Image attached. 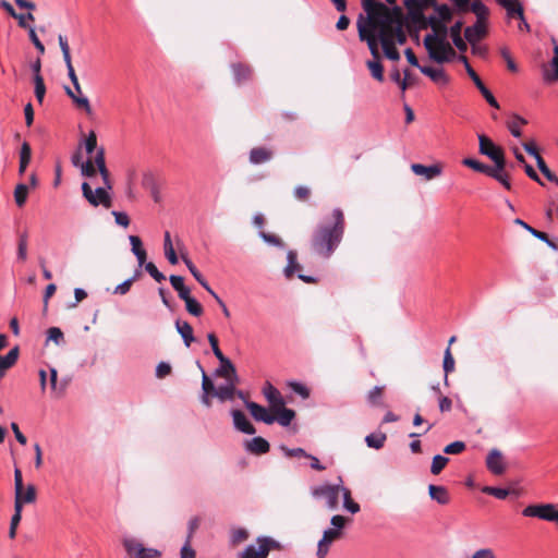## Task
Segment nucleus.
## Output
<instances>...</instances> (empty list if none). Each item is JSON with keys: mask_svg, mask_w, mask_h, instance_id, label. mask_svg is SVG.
<instances>
[{"mask_svg": "<svg viewBox=\"0 0 558 558\" xmlns=\"http://www.w3.org/2000/svg\"><path fill=\"white\" fill-rule=\"evenodd\" d=\"M462 163L464 166L473 169L474 171L484 173L488 177L494 168V166L485 165V163H483L476 159H473V158H465V159H463Z\"/></svg>", "mask_w": 558, "mask_h": 558, "instance_id": "obj_40", "label": "nucleus"}, {"mask_svg": "<svg viewBox=\"0 0 558 558\" xmlns=\"http://www.w3.org/2000/svg\"><path fill=\"white\" fill-rule=\"evenodd\" d=\"M49 373H50V378H49L50 395L53 398H61L65 392L68 383L65 380L58 381V372L54 367H50Z\"/></svg>", "mask_w": 558, "mask_h": 558, "instance_id": "obj_22", "label": "nucleus"}, {"mask_svg": "<svg viewBox=\"0 0 558 558\" xmlns=\"http://www.w3.org/2000/svg\"><path fill=\"white\" fill-rule=\"evenodd\" d=\"M281 545L271 537L259 536L255 544L246 546V558H267L272 549H280Z\"/></svg>", "mask_w": 558, "mask_h": 558, "instance_id": "obj_9", "label": "nucleus"}, {"mask_svg": "<svg viewBox=\"0 0 558 558\" xmlns=\"http://www.w3.org/2000/svg\"><path fill=\"white\" fill-rule=\"evenodd\" d=\"M183 262L185 263L186 267L189 268V270L191 271V274L193 275V277L219 302L221 303L220 299L218 298V295L215 293V291H213V289L209 287V284L207 283V281L203 278V276L201 275V272L197 270V268L195 267V265L192 263L191 259H189L184 254L181 255Z\"/></svg>", "mask_w": 558, "mask_h": 558, "instance_id": "obj_28", "label": "nucleus"}, {"mask_svg": "<svg viewBox=\"0 0 558 558\" xmlns=\"http://www.w3.org/2000/svg\"><path fill=\"white\" fill-rule=\"evenodd\" d=\"M27 232H23L19 235L17 242V259L25 262L27 258Z\"/></svg>", "mask_w": 558, "mask_h": 558, "instance_id": "obj_47", "label": "nucleus"}, {"mask_svg": "<svg viewBox=\"0 0 558 558\" xmlns=\"http://www.w3.org/2000/svg\"><path fill=\"white\" fill-rule=\"evenodd\" d=\"M435 12L437 13L438 19L441 22H450L452 20V10L449 8L448 4H439L435 8Z\"/></svg>", "mask_w": 558, "mask_h": 558, "instance_id": "obj_54", "label": "nucleus"}, {"mask_svg": "<svg viewBox=\"0 0 558 558\" xmlns=\"http://www.w3.org/2000/svg\"><path fill=\"white\" fill-rule=\"evenodd\" d=\"M142 185H143V187L149 190L150 193H154L157 187L154 174L150 172L144 173L143 179H142Z\"/></svg>", "mask_w": 558, "mask_h": 558, "instance_id": "obj_62", "label": "nucleus"}, {"mask_svg": "<svg viewBox=\"0 0 558 558\" xmlns=\"http://www.w3.org/2000/svg\"><path fill=\"white\" fill-rule=\"evenodd\" d=\"M387 439L386 434L384 433H373L365 437V442L369 448L381 449Z\"/></svg>", "mask_w": 558, "mask_h": 558, "instance_id": "obj_42", "label": "nucleus"}, {"mask_svg": "<svg viewBox=\"0 0 558 558\" xmlns=\"http://www.w3.org/2000/svg\"><path fill=\"white\" fill-rule=\"evenodd\" d=\"M480 153L487 156L494 163L505 159L504 151L485 135H478Z\"/></svg>", "mask_w": 558, "mask_h": 558, "instance_id": "obj_12", "label": "nucleus"}, {"mask_svg": "<svg viewBox=\"0 0 558 558\" xmlns=\"http://www.w3.org/2000/svg\"><path fill=\"white\" fill-rule=\"evenodd\" d=\"M85 149L87 154H92L95 149L97 150V135L94 131H90L85 138Z\"/></svg>", "mask_w": 558, "mask_h": 558, "instance_id": "obj_61", "label": "nucleus"}, {"mask_svg": "<svg viewBox=\"0 0 558 558\" xmlns=\"http://www.w3.org/2000/svg\"><path fill=\"white\" fill-rule=\"evenodd\" d=\"M169 280L173 289L178 292V295L181 300H184L191 295L190 288L184 286L183 277L171 275L169 277Z\"/></svg>", "mask_w": 558, "mask_h": 558, "instance_id": "obj_38", "label": "nucleus"}, {"mask_svg": "<svg viewBox=\"0 0 558 558\" xmlns=\"http://www.w3.org/2000/svg\"><path fill=\"white\" fill-rule=\"evenodd\" d=\"M163 250H165V255H166L167 259L169 260V263L171 265L178 264L179 258H178L177 253H175V251L173 248L169 231L165 232Z\"/></svg>", "mask_w": 558, "mask_h": 558, "instance_id": "obj_39", "label": "nucleus"}, {"mask_svg": "<svg viewBox=\"0 0 558 558\" xmlns=\"http://www.w3.org/2000/svg\"><path fill=\"white\" fill-rule=\"evenodd\" d=\"M522 514L558 524V508L555 504L530 505L523 509Z\"/></svg>", "mask_w": 558, "mask_h": 558, "instance_id": "obj_7", "label": "nucleus"}, {"mask_svg": "<svg viewBox=\"0 0 558 558\" xmlns=\"http://www.w3.org/2000/svg\"><path fill=\"white\" fill-rule=\"evenodd\" d=\"M47 340L48 341H53L56 344L59 345L64 340V336H63L62 330L60 328H58V327H50L47 330Z\"/></svg>", "mask_w": 558, "mask_h": 558, "instance_id": "obj_57", "label": "nucleus"}, {"mask_svg": "<svg viewBox=\"0 0 558 558\" xmlns=\"http://www.w3.org/2000/svg\"><path fill=\"white\" fill-rule=\"evenodd\" d=\"M482 492L487 495L494 496L497 499H506L510 494V490L507 488L493 487V486H485L482 489Z\"/></svg>", "mask_w": 558, "mask_h": 558, "instance_id": "obj_53", "label": "nucleus"}, {"mask_svg": "<svg viewBox=\"0 0 558 558\" xmlns=\"http://www.w3.org/2000/svg\"><path fill=\"white\" fill-rule=\"evenodd\" d=\"M269 442L260 437H254L251 441L246 442V450L254 454H263L269 451Z\"/></svg>", "mask_w": 558, "mask_h": 558, "instance_id": "obj_33", "label": "nucleus"}, {"mask_svg": "<svg viewBox=\"0 0 558 558\" xmlns=\"http://www.w3.org/2000/svg\"><path fill=\"white\" fill-rule=\"evenodd\" d=\"M373 37L375 40H377V48L379 49V46L383 48V52L385 57L391 61H399L401 56L399 50L395 45H392L391 41H388V38L384 36L381 39L376 37V34L373 33Z\"/></svg>", "mask_w": 558, "mask_h": 558, "instance_id": "obj_25", "label": "nucleus"}, {"mask_svg": "<svg viewBox=\"0 0 558 558\" xmlns=\"http://www.w3.org/2000/svg\"><path fill=\"white\" fill-rule=\"evenodd\" d=\"M28 195V186L26 184L20 183L15 186L14 190V199L19 207L24 206L26 203Z\"/></svg>", "mask_w": 558, "mask_h": 558, "instance_id": "obj_45", "label": "nucleus"}, {"mask_svg": "<svg viewBox=\"0 0 558 558\" xmlns=\"http://www.w3.org/2000/svg\"><path fill=\"white\" fill-rule=\"evenodd\" d=\"M35 97L39 104L44 101L46 95V85L41 75H34Z\"/></svg>", "mask_w": 558, "mask_h": 558, "instance_id": "obj_49", "label": "nucleus"}, {"mask_svg": "<svg viewBox=\"0 0 558 558\" xmlns=\"http://www.w3.org/2000/svg\"><path fill=\"white\" fill-rule=\"evenodd\" d=\"M468 75L473 81L480 93L483 95L485 100L494 108H499V104L492 94V92L484 85L481 77L477 75V73L472 69L471 65H468Z\"/></svg>", "mask_w": 558, "mask_h": 558, "instance_id": "obj_18", "label": "nucleus"}, {"mask_svg": "<svg viewBox=\"0 0 558 558\" xmlns=\"http://www.w3.org/2000/svg\"><path fill=\"white\" fill-rule=\"evenodd\" d=\"M487 35L485 22L476 21L473 25L465 27V40L472 46V52L476 51V44Z\"/></svg>", "mask_w": 558, "mask_h": 558, "instance_id": "obj_13", "label": "nucleus"}, {"mask_svg": "<svg viewBox=\"0 0 558 558\" xmlns=\"http://www.w3.org/2000/svg\"><path fill=\"white\" fill-rule=\"evenodd\" d=\"M32 159V148L27 142H24L21 146L20 150V165H19V174L23 175L26 171L27 166L29 165Z\"/></svg>", "mask_w": 558, "mask_h": 558, "instance_id": "obj_37", "label": "nucleus"}, {"mask_svg": "<svg viewBox=\"0 0 558 558\" xmlns=\"http://www.w3.org/2000/svg\"><path fill=\"white\" fill-rule=\"evenodd\" d=\"M465 442L461 440L453 441L444 448L446 454H459L465 449Z\"/></svg>", "mask_w": 558, "mask_h": 558, "instance_id": "obj_59", "label": "nucleus"}, {"mask_svg": "<svg viewBox=\"0 0 558 558\" xmlns=\"http://www.w3.org/2000/svg\"><path fill=\"white\" fill-rule=\"evenodd\" d=\"M97 167L94 165L93 159L89 158L81 165L82 175L86 178H93L96 174Z\"/></svg>", "mask_w": 558, "mask_h": 558, "instance_id": "obj_58", "label": "nucleus"}, {"mask_svg": "<svg viewBox=\"0 0 558 558\" xmlns=\"http://www.w3.org/2000/svg\"><path fill=\"white\" fill-rule=\"evenodd\" d=\"M343 507L351 513H357L360 511V505L352 500L351 492L344 487L342 488Z\"/></svg>", "mask_w": 558, "mask_h": 558, "instance_id": "obj_44", "label": "nucleus"}, {"mask_svg": "<svg viewBox=\"0 0 558 558\" xmlns=\"http://www.w3.org/2000/svg\"><path fill=\"white\" fill-rule=\"evenodd\" d=\"M365 14L360 13L356 20L359 39L375 48L373 33L375 29L405 25V15L401 7L385 4L379 0H361Z\"/></svg>", "mask_w": 558, "mask_h": 558, "instance_id": "obj_2", "label": "nucleus"}, {"mask_svg": "<svg viewBox=\"0 0 558 558\" xmlns=\"http://www.w3.org/2000/svg\"><path fill=\"white\" fill-rule=\"evenodd\" d=\"M272 150L266 147H256L250 151V162L254 165L264 163L272 158Z\"/></svg>", "mask_w": 558, "mask_h": 558, "instance_id": "obj_31", "label": "nucleus"}, {"mask_svg": "<svg viewBox=\"0 0 558 558\" xmlns=\"http://www.w3.org/2000/svg\"><path fill=\"white\" fill-rule=\"evenodd\" d=\"M145 270L157 281L161 282L166 280V277L162 272L158 270L156 265L153 262H148L145 264Z\"/></svg>", "mask_w": 558, "mask_h": 558, "instance_id": "obj_60", "label": "nucleus"}, {"mask_svg": "<svg viewBox=\"0 0 558 558\" xmlns=\"http://www.w3.org/2000/svg\"><path fill=\"white\" fill-rule=\"evenodd\" d=\"M506 160H501L494 165V168L489 174L490 178L498 181L505 189L511 190L510 177L507 172H505Z\"/></svg>", "mask_w": 558, "mask_h": 558, "instance_id": "obj_23", "label": "nucleus"}, {"mask_svg": "<svg viewBox=\"0 0 558 558\" xmlns=\"http://www.w3.org/2000/svg\"><path fill=\"white\" fill-rule=\"evenodd\" d=\"M342 478L339 477L338 484H322L312 487L311 494L315 499H325L326 507L329 510H336L338 508V499L340 493L342 494Z\"/></svg>", "mask_w": 558, "mask_h": 558, "instance_id": "obj_6", "label": "nucleus"}, {"mask_svg": "<svg viewBox=\"0 0 558 558\" xmlns=\"http://www.w3.org/2000/svg\"><path fill=\"white\" fill-rule=\"evenodd\" d=\"M219 362L220 365L215 371V376L226 380L225 384L219 386H215L201 364H198L202 371V402L206 407H210L211 399L216 398L221 403H231V414L233 416L234 426L239 432L244 433V412L235 404L236 399L244 402V392L236 389V385L240 381L239 376L234 365L228 357L221 356Z\"/></svg>", "mask_w": 558, "mask_h": 558, "instance_id": "obj_1", "label": "nucleus"}, {"mask_svg": "<svg viewBox=\"0 0 558 558\" xmlns=\"http://www.w3.org/2000/svg\"><path fill=\"white\" fill-rule=\"evenodd\" d=\"M93 162L97 167L98 170L107 168L104 147H99L96 150V155L93 159Z\"/></svg>", "mask_w": 558, "mask_h": 558, "instance_id": "obj_63", "label": "nucleus"}, {"mask_svg": "<svg viewBox=\"0 0 558 558\" xmlns=\"http://www.w3.org/2000/svg\"><path fill=\"white\" fill-rule=\"evenodd\" d=\"M367 47H368V50H369L373 59L368 60L366 62V66L369 70L373 78H375L378 82H383L384 81V66L380 63L381 54H380L379 49L377 48V43L375 41L374 50H372L373 48H371V46H367Z\"/></svg>", "mask_w": 558, "mask_h": 558, "instance_id": "obj_14", "label": "nucleus"}, {"mask_svg": "<svg viewBox=\"0 0 558 558\" xmlns=\"http://www.w3.org/2000/svg\"><path fill=\"white\" fill-rule=\"evenodd\" d=\"M20 355L19 347L12 348L7 355H0V378H2L7 371L15 365Z\"/></svg>", "mask_w": 558, "mask_h": 558, "instance_id": "obj_26", "label": "nucleus"}, {"mask_svg": "<svg viewBox=\"0 0 558 558\" xmlns=\"http://www.w3.org/2000/svg\"><path fill=\"white\" fill-rule=\"evenodd\" d=\"M332 225H319L312 239L313 250L325 258L331 256L340 244L344 232V216L340 208L332 210Z\"/></svg>", "mask_w": 558, "mask_h": 558, "instance_id": "obj_3", "label": "nucleus"}, {"mask_svg": "<svg viewBox=\"0 0 558 558\" xmlns=\"http://www.w3.org/2000/svg\"><path fill=\"white\" fill-rule=\"evenodd\" d=\"M412 171L416 175H423L426 180H433L441 174V167L439 165L425 166L422 163H413Z\"/></svg>", "mask_w": 558, "mask_h": 558, "instance_id": "obj_21", "label": "nucleus"}, {"mask_svg": "<svg viewBox=\"0 0 558 558\" xmlns=\"http://www.w3.org/2000/svg\"><path fill=\"white\" fill-rule=\"evenodd\" d=\"M258 234L264 240V242H266L267 244L274 245V246H277L280 248L284 247V244L279 236H277L275 234L267 233L265 231H259Z\"/></svg>", "mask_w": 558, "mask_h": 558, "instance_id": "obj_55", "label": "nucleus"}, {"mask_svg": "<svg viewBox=\"0 0 558 558\" xmlns=\"http://www.w3.org/2000/svg\"><path fill=\"white\" fill-rule=\"evenodd\" d=\"M487 469L495 475H501L506 471L502 453L498 449H492L486 458Z\"/></svg>", "mask_w": 558, "mask_h": 558, "instance_id": "obj_19", "label": "nucleus"}, {"mask_svg": "<svg viewBox=\"0 0 558 558\" xmlns=\"http://www.w3.org/2000/svg\"><path fill=\"white\" fill-rule=\"evenodd\" d=\"M123 546L130 558H159L160 551L154 548H146L135 538H124Z\"/></svg>", "mask_w": 558, "mask_h": 558, "instance_id": "obj_10", "label": "nucleus"}, {"mask_svg": "<svg viewBox=\"0 0 558 558\" xmlns=\"http://www.w3.org/2000/svg\"><path fill=\"white\" fill-rule=\"evenodd\" d=\"M449 462V459L441 454H436L433 458L432 465H430V472L434 475H438L447 465Z\"/></svg>", "mask_w": 558, "mask_h": 558, "instance_id": "obj_48", "label": "nucleus"}, {"mask_svg": "<svg viewBox=\"0 0 558 558\" xmlns=\"http://www.w3.org/2000/svg\"><path fill=\"white\" fill-rule=\"evenodd\" d=\"M403 4L408 9V17L410 22L420 28L423 20H425L422 2H420V0H404Z\"/></svg>", "mask_w": 558, "mask_h": 558, "instance_id": "obj_17", "label": "nucleus"}, {"mask_svg": "<svg viewBox=\"0 0 558 558\" xmlns=\"http://www.w3.org/2000/svg\"><path fill=\"white\" fill-rule=\"evenodd\" d=\"M497 3L506 9L509 17H518L520 21H524V11L521 3L513 0H496Z\"/></svg>", "mask_w": 558, "mask_h": 558, "instance_id": "obj_27", "label": "nucleus"}, {"mask_svg": "<svg viewBox=\"0 0 558 558\" xmlns=\"http://www.w3.org/2000/svg\"><path fill=\"white\" fill-rule=\"evenodd\" d=\"M342 536V532L338 530L327 529L324 531L323 537L317 545V558H326L331 544Z\"/></svg>", "mask_w": 558, "mask_h": 558, "instance_id": "obj_15", "label": "nucleus"}, {"mask_svg": "<svg viewBox=\"0 0 558 558\" xmlns=\"http://www.w3.org/2000/svg\"><path fill=\"white\" fill-rule=\"evenodd\" d=\"M185 302L186 311L193 316H201L203 314V306L191 295L183 300Z\"/></svg>", "mask_w": 558, "mask_h": 558, "instance_id": "obj_50", "label": "nucleus"}, {"mask_svg": "<svg viewBox=\"0 0 558 558\" xmlns=\"http://www.w3.org/2000/svg\"><path fill=\"white\" fill-rule=\"evenodd\" d=\"M246 410L250 411L254 420L266 424H272L275 422L274 412H270L265 407L257 404L252 401H246Z\"/></svg>", "mask_w": 558, "mask_h": 558, "instance_id": "obj_16", "label": "nucleus"}, {"mask_svg": "<svg viewBox=\"0 0 558 558\" xmlns=\"http://www.w3.org/2000/svg\"><path fill=\"white\" fill-rule=\"evenodd\" d=\"M403 24H398L396 26L386 27V28H379L375 29L374 34H376V37L381 39L384 36L388 38V41H391L392 45L397 47V45H404L407 43V33L404 31Z\"/></svg>", "mask_w": 558, "mask_h": 558, "instance_id": "obj_11", "label": "nucleus"}, {"mask_svg": "<svg viewBox=\"0 0 558 558\" xmlns=\"http://www.w3.org/2000/svg\"><path fill=\"white\" fill-rule=\"evenodd\" d=\"M64 90H65V94L72 99V101L74 102V105L77 108L83 109L87 114H92V107H90L88 98H86L84 96L76 95L68 86L64 87Z\"/></svg>", "mask_w": 558, "mask_h": 558, "instance_id": "obj_36", "label": "nucleus"}, {"mask_svg": "<svg viewBox=\"0 0 558 558\" xmlns=\"http://www.w3.org/2000/svg\"><path fill=\"white\" fill-rule=\"evenodd\" d=\"M263 392H264L265 398L269 402L272 411L282 405H286V401H284L282 395L271 384L267 383V385L263 389Z\"/></svg>", "mask_w": 558, "mask_h": 558, "instance_id": "obj_20", "label": "nucleus"}, {"mask_svg": "<svg viewBox=\"0 0 558 558\" xmlns=\"http://www.w3.org/2000/svg\"><path fill=\"white\" fill-rule=\"evenodd\" d=\"M526 123L527 121L524 118L520 117L519 114H512L511 120H509L507 123V128L512 134V136L520 137L522 135L520 131V125H524Z\"/></svg>", "mask_w": 558, "mask_h": 558, "instance_id": "obj_43", "label": "nucleus"}, {"mask_svg": "<svg viewBox=\"0 0 558 558\" xmlns=\"http://www.w3.org/2000/svg\"><path fill=\"white\" fill-rule=\"evenodd\" d=\"M281 451L286 457L289 458H307L308 453L303 448H288L287 446H280Z\"/></svg>", "mask_w": 558, "mask_h": 558, "instance_id": "obj_56", "label": "nucleus"}, {"mask_svg": "<svg viewBox=\"0 0 558 558\" xmlns=\"http://www.w3.org/2000/svg\"><path fill=\"white\" fill-rule=\"evenodd\" d=\"M175 329L182 337L185 347L190 348L191 344L195 341V338L193 335V328L190 325V323H187L185 320L178 319L175 322Z\"/></svg>", "mask_w": 558, "mask_h": 558, "instance_id": "obj_29", "label": "nucleus"}, {"mask_svg": "<svg viewBox=\"0 0 558 558\" xmlns=\"http://www.w3.org/2000/svg\"><path fill=\"white\" fill-rule=\"evenodd\" d=\"M554 52H555V57L551 60V65L555 70V73H554V75H551L549 73H545V75H544L545 81H548V82L558 80V46L555 47Z\"/></svg>", "mask_w": 558, "mask_h": 558, "instance_id": "obj_64", "label": "nucleus"}, {"mask_svg": "<svg viewBox=\"0 0 558 558\" xmlns=\"http://www.w3.org/2000/svg\"><path fill=\"white\" fill-rule=\"evenodd\" d=\"M275 415V422H278L281 426H289L292 420L295 417V412L292 409L282 405L272 411Z\"/></svg>", "mask_w": 558, "mask_h": 558, "instance_id": "obj_32", "label": "nucleus"}, {"mask_svg": "<svg viewBox=\"0 0 558 558\" xmlns=\"http://www.w3.org/2000/svg\"><path fill=\"white\" fill-rule=\"evenodd\" d=\"M106 187H97L93 190L87 182L82 183V193L84 198L94 207L102 205L106 208L112 206V199Z\"/></svg>", "mask_w": 558, "mask_h": 558, "instance_id": "obj_8", "label": "nucleus"}, {"mask_svg": "<svg viewBox=\"0 0 558 558\" xmlns=\"http://www.w3.org/2000/svg\"><path fill=\"white\" fill-rule=\"evenodd\" d=\"M383 387H379V386H375L367 395V401L371 405H374V407H381L383 405V401H381V397H383Z\"/></svg>", "mask_w": 558, "mask_h": 558, "instance_id": "obj_51", "label": "nucleus"}, {"mask_svg": "<svg viewBox=\"0 0 558 558\" xmlns=\"http://www.w3.org/2000/svg\"><path fill=\"white\" fill-rule=\"evenodd\" d=\"M429 497L439 505H447L450 501L449 493L445 486L430 484L428 486Z\"/></svg>", "mask_w": 558, "mask_h": 558, "instance_id": "obj_34", "label": "nucleus"}, {"mask_svg": "<svg viewBox=\"0 0 558 558\" xmlns=\"http://www.w3.org/2000/svg\"><path fill=\"white\" fill-rule=\"evenodd\" d=\"M514 223L521 226L522 228H524L526 231H529L536 239L545 242L550 248H553L555 251L558 250L557 244L555 242H553L545 232H542V231H538V230L532 228L531 226H529L526 222H524L520 218H517L514 220Z\"/></svg>", "mask_w": 558, "mask_h": 558, "instance_id": "obj_30", "label": "nucleus"}, {"mask_svg": "<svg viewBox=\"0 0 558 558\" xmlns=\"http://www.w3.org/2000/svg\"><path fill=\"white\" fill-rule=\"evenodd\" d=\"M420 71L428 76L434 83L439 85H447L449 83V76L441 68H433V66H420Z\"/></svg>", "mask_w": 558, "mask_h": 558, "instance_id": "obj_24", "label": "nucleus"}, {"mask_svg": "<svg viewBox=\"0 0 558 558\" xmlns=\"http://www.w3.org/2000/svg\"><path fill=\"white\" fill-rule=\"evenodd\" d=\"M0 7L3 10H5L13 19L17 20L20 27H22V28H26L27 27V24L23 23V14L16 13L14 8L11 5L10 2H8L7 0H1L0 1Z\"/></svg>", "mask_w": 558, "mask_h": 558, "instance_id": "obj_52", "label": "nucleus"}, {"mask_svg": "<svg viewBox=\"0 0 558 558\" xmlns=\"http://www.w3.org/2000/svg\"><path fill=\"white\" fill-rule=\"evenodd\" d=\"M37 499V489L34 484L26 487L23 483L22 471L19 468L14 470V508L23 509L24 505L34 504Z\"/></svg>", "mask_w": 558, "mask_h": 558, "instance_id": "obj_5", "label": "nucleus"}, {"mask_svg": "<svg viewBox=\"0 0 558 558\" xmlns=\"http://www.w3.org/2000/svg\"><path fill=\"white\" fill-rule=\"evenodd\" d=\"M442 367L445 371V384L448 385V374L454 369V359L449 347L446 349L444 354Z\"/></svg>", "mask_w": 558, "mask_h": 558, "instance_id": "obj_46", "label": "nucleus"}, {"mask_svg": "<svg viewBox=\"0 0 558 558\" xmlns=\"http://www.w3.org/2000/svg\"><path fill=\"white\" fill-rule=\"evenodd\" d=\"M449 28L446 22H440L432 34H427L424 38V47L428 52V57L437 62H449L451 57L456 56L454 49L447 41Z\"/></svg>", "mask_w": 558, "mask_h": 558, "instance_id": "obj_4", "label": "nucleus"}, {"mask_svg": "<svg viewBox=\"0 0 558 558\" xmlns=\"http://www.w3.org/2000/svg\"><path fill=\"white\" fill-rule=\"evenodd\" d=\"M468 11L474 13L476 16V21L478 22L486 23L487 17L489 15V9L481 0L472 2L469 0Z\"/></svg>", "mask_w": 558, "mask_h": 558, "instance_id": "obj_35", "label": "nucleus"}, {"mask_svg": "<svg viewBox=\"0 0 558 558\" xmlns=\"http://www.w3.org/2000/svg\"><path fill=\"white\" fill-rule=\"evenodd\" d=\"M287 266L284 268V276L287 278H291L295 270L300 268V265L298 264V254L295 251H289L287 254Z\"/></svg>", "mask_w": 558, "mask_h": 558, "instance_id": "obj_41", "label": "nucleus"}]
</instances>
